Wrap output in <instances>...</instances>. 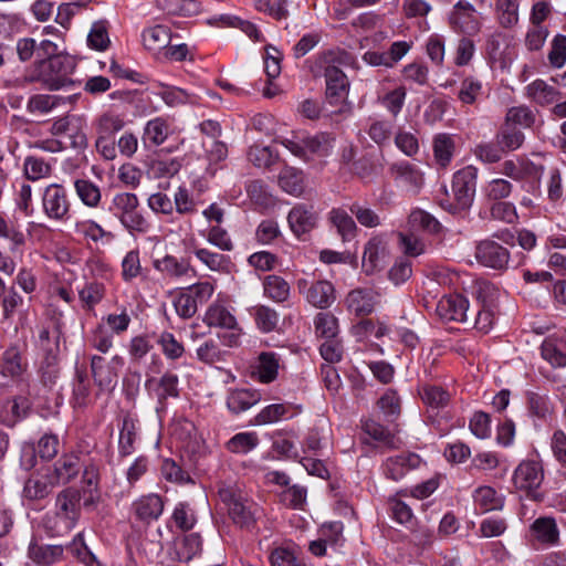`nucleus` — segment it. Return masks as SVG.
Here are the masks:
<instances>
[{
  "label": "nucleus",
  "instance_id": "1",
  "mask_svg": "<svg viewBox=\"0 0 566 566\" xmlns=\"http://www.w3.org/2000/svg\"><path fill=\"white\" fill-rule=\"evenodd\" d=\"M82 492L75 488H65L56 494L54 515L48 525L57 535L69 533L77 524L81 516Z\"/></svg>",
  "mask_w": 566,
  "mask_h": 566
},
{
  "label": "nucleus",
  "instance_id": "2",
  "mask_svg": "<svg viewBox=\"0 0 566 566\" xmlns=\"http://www.w3.org/2000/svg\"><path fill=\"white\" fill-rule=\"evenodd\" d=\"M476 168L467 166L453 175L450 192L446 189L447 200L440 205L450 210L458 211L468 209L473 201L476 184Z\"/></svg>",
  "mask_w": 566,
  "mask_h": 566
},
{
  "label": "nucleus",
  "instance_id": "3",
  "mask_svg": "<svg viewBox=\"0 0 566 566\" xmlns=\"http://www.w3.org/2000/svg\"><path fill=\"white\" fill-rule=\"evenodd\" d=\"M335 137L328 133H318L313 136L284 139L283 146L294 156L310 161L315 157H327L334 148Z\"/></svg>",
  "mask_w": 566,
  "mask_h": 566
},
{
  "label": "nucleus",
  "instance_id": "4",
  "mask_svg": "<svg viewBox=\"0 0 566 566\" xmlns=\"http://www.w3.org/2000/svg\"><path fill=\"white\" fill-rule=\"evenodd\" d=\"M544 480L543 467L538 461L526 460L518 464L514 471L513 482L516 489L526 492L533 501H542L544 494L538 491Z\"/></svg>",
  "mask_w": 566,
  "mask_h": 566
},
{
  "label": "nucleus",
  "instance_id": "5",
  "mask_svg": "<svg viewBox=\"0 0 566 566\" xmlns=\"http://www.w3.org/2000/svg\"><path fill=\"white\" fill-rule=\"evenodd\" d=\"M74 66V61L70 56H53L40 63L39 76L50 90H60L69 82L67 76Z\"/></svg>",
  "mask_w": 566,
  "mask_h": 566
},
{
  "label": "nucleus",
  "instance_id": "6",
  "mask_svg": "<svg viewBox=\"0 0 566 566\" xmlns=\"http://www.w3.org/2000/svg\"><path fill=\"white\" fill-rule=\"evenodd\" d=\"M42 209L44 214L51 220H67L71 202L66 189L60 184L48 185L42 195Z\"/></svg>",
  "mask_w": 566,
  "mask_h": 566
},
{
  "label": "nucleus",
  "instance_id": "7",
  "mask_svg": "<svg viewBox=\"0 0 566 566\" xmlns=\"http://www.w3.org/2000/svg\"><path fill=\"white\" fill-rule=\"evenodd\" d=\"M448 21L453 31L467 35L478 34L482 29L475 7L467 0H459L452 7Z\"/></svg>",
  "mask_w": 566,
  "mask_h": 566
},
{
  "label": "nucleus",
  "instance_id": "8",
  "mask_svg": "<svg viewBox=\"0 0 566 566\" xmlns=\"http://www.w3.org/2000/svg\"><path fill=\"white\" fill-rule=\"evenodd\" d=\"M297 289L311 305L321 310L328 308L336 300L335 289L326 280L308 284L307 280L301 279L297 281Z\"/></svg>",
  "mask_w": 566,
  "mask_h": 566
},
{
  "label": "nucleus",
  "instance_id": "9",
  "mask_svg": "<svg viewBox=\"0 0 566 566\" xmlns=\"http://www.w3.org/2000/svg\"><path fill=\"white\" fill-rule=\"evenodd\" d=\"M325 98L331 105L346 103L349 93V81L347 75L337 66L329 65L324 71Z\"/></svg>",
  "mask_w": 566,
  "mask_h": 566
},
{
  "label": "nucleus",
  "instance_id": "10",
  "mask_svg": "<svg viewBox=\"0 0 566 566\" xmlns=\"http://www.w3.org/2000/svg\"><path fill=\"white\" fill-rule=\"evenodd\" d=\"M218 328L216 335L221 344L233 347L239 344L241 328L233 314L221 305H214V328Z\"/></svg>",
  "mask_w": 566,
  "mask_h": 566
},
{
  "label": "nucleus",
  "instance_id": "11",
  "mask_svg": "<svg viewBox=\"0 0 566 566\" xmlns=\"http://www.w3.org/2000/svg\"><path fill=\"white\" fill-rule=\"evenodd\" d=\"M475 258L484 266L504 270L510 261V252L493 240H483L475 248Z\"/></svg>",
  "mask_w": 566,
  "mask_h": 566
},
{
  "label": "nucleus",
  "instance_id": "12",
  "mask_svg": "<svg viewBox=\"0 0 566 566\" xmlns=\"http://www.w3.org/2000/svg\"><path fill=\"white\" fill-rule=\"evenodd\" d=\"M437 314L444 321L468 322L469 302L461 294L443 296L437 304Z\"/></svg>",
  "mask_w": 566,
  "mask_h": 566
},
{
  "label": "nucleus",
  "instance_id": "13",
  "mask_svg": "<svg viewBox=\"0 0 566 566\" xmlns=\"http://www.w3.org/2000/svg\"><path fill=\"white\" fill-rule=\"evenodd\" d=\"M317 220L318 217L313 207L302 203L294 206L287 214L290 229L297 238L315 229Z\"/></svg>",
  "mask_w": 566,
  "mask_h": 566
},
{
  "label": "nucleus",
  "instance_id": "14",
  "mask_svg": "<svg viewBox=\"0 0 566 566\" xmlns=\"http://www.w3.org/2000/svg\"><path fill=\"white\" fill-rule=\"evenodd\" d=\"M376 298L377 294L371 289L358 287L347 294L345 304L349 313L363 317L373 313Z\"/></svg>",
  "mask_w": 566,
  "mask_h": 566
},
{
  "label": "nucleus",
  "instance_id": "15",
  "mask_svg": "<svg viewBox=\"0 0 566 566\" xmlns=\"http://www.w3.org/2000/svg\"><path fill=\"white\" fill-rule=\"evenodd\" d=\"M165 503L158 494L143 495L133 503L135 517L146 524L159 518L164 512Z\"/></svg>",
  "mask_w": 566,
  "mask_h": 566
},
{
  "label": "nucleus",
  "instance_id": "16",
  "mask_svg": "<svg viewBox=\"0 0 566 566\" xmlns=\"http://www.w3.org/2000/svg\"><path fill=\"white\" fill-rule=\"evenodd\" d=\"M80 471V457L75 453H65L53 464L50 476L56 485H65L74 480Z\"/></svg>",
  "mask_w": 566,
  "mask_h": 566
},
{
  "label": "nucleus",
  "instance_id": "17",
  "mask_svg": "<svg viewBox=\"0 0 566 566\" xmlns=\"http://www.w3.org/2000/svg\"><path fill=\"white\" fill-rule=\"evenodd\" d=\"M31 403L25 397H14L0 407V423L8 428L15 427L30 412Z\"/></svg>",
  "mask_w": 566,
  "mask_h": 566
},
{
  "label": "nucleus",
  "instance_id": "18",
  "mask_svg": "<svg viewBox=\"0 0 566 566\" xmlns=\"http://www.w3.org/2000/svg\"><path fill=\"white\" fill-rule=\"evenodd\" d=\"M420 458L415 453L399 454L388 458L384 463V474L392 481L401 480L410 470L417 468Z\"/></svg>",
  "mask_w": 566,
  "mask_h": 566
},
{
  "label": "nucleus",
  "instance_id": "19",
  "mask_svg": "<svg viewBox=\"0 0 566 566\" xmlns=\"http://www.w3.org/2000/svg\"><path fill=\"white\" fill-rule=\"evenodd\" d=\"M493 13L497 25L513 30L520 23V0H493Z\"/></svg>",
  "mask_w": 566,
  "mask_h": 566
},
{
  "label": "nucleus",
  "instance_id": "20",
  "mask_svg": "<svg viewBox=\"0 0 566 566\" xmlns=\"http://www.w3.org/2000/svg\"><path fill=\"white\" fill-rule=\"evenodd\" d=\"M526 94L531 102L535 104H555V106H566V101H562L560 93L543 80H536L528 84L526 86Z\"/></svg>",
  "mask_w": 566,
  "mask_h": 566
},
{
  "label": "nucleus",
  "instance_id": "21",
  "mask_svg": "<svg viewBox=\"0 0 566 566\" xmlns=\"http://www.w3.org/2000/svg\"><path fill=\"white\" fill-rule=\"evenodd\" d=\"M27 367L22 350L15 345L8 347L0 358V373L3 377L17 379L24 374Z\"/></svg>",
  "mask_w": 566,
  "mask_h": 566
},
{
  "label": "nucleus",
  "instance_id": "22",
  "mask_svg": "<svg viewBox=\"0 0 566 566\" xmlns=\"http://www.w3.org/2000/svg\"><path fill=\"white\" fill-rule=\"evenodd\" d=\"M386 244L379 237H373L365 245L363 268L367 274L381 268L386 258Z\"/></svg>",
  "mask_w": 566,
  "mask_h": 566
},
{
  "label": "nucleus",
  "instance_id": "23",
  "mask_svg": "<svg viewBox=\"0 0 566 566\" xmlns=\"http://www.w3.org/2000/svg\"><path fill=\"white\" fill-rule=\"evenodd\" d=\"M142 41L146 50L154 53L160 52L166 49L171 41L170 29L161 24L148 27L142 32Z\"/></svg>",
  "mask_w": 566,
  "mask_h": 566
},
{
  "label": "nucleus",
  "instance_id": "24",
  "mask_svg": "<svg viewBox=\"0 0 566 566\" xmlns=\"http://www.w3.org/2000/svg\"><path fill=\"white\" fill-rule=\"evenodd\" d=\"M280 357L272 352H263L259 355L253 374L263 384L274 381L279 375Z\"/></svg>",
  "mask_w": 566,
  "mask_h": 566
},
{
  "label": "nucleus",
  "instance_id": "25",
  "mask_svg": "<svg viewBox=\"0 0 566 566\" xmlns=\"http://www.w3.org/2000/svg\"><path fill=\"white\" fill-rule=\"evenodd\" d=\"M78 200L87 208L95 209L102 201V190L98 185L86 178H77L73 182Z\"/></svg>",
  "mask_w": 566,
  "mask_h": 566
},
{
  "label": "nucleus",
  "instance_id": "26",
  "mask_svg": "<svg viewBox=\"0 0 566 566\" xmlns=\"http://www.w3.org/2000/svg\"><path fill=\"white\" fill-rule=\"evenodd\" d=\"M28 555L35 564L50 566L62 558L63 547L60 545H40L36 542H31Z\"/></svg>",
  "mask_w": 566,
  "mask_h": 566
},
{
  "label": "nucleus",
  "instance_id": "27",
  "mask_svg": "<svg viewBox=\"0 0 566 566\" xmlns=\"http://www.w3.org/2000/svg\"><path fill=\"white\" fill-rule=\"evenodd\" d=\"M542 357L554 367L566 366V339L546 338L541 347Z\"/></svg>",
  "mask_w": 566,
  "mask_h": 566
},
{
  "label": "nucleus",
  "instance_id": "28",
  "mask_svg": "<svg viewBox=\"0 0 566 566\" xmlns=\"http://www.w3.org/2000/svg\"><path fill=\"white\" fill-rule=\"evenodd\" d=\"M54 486L56 484L53 483L50 474L31 476L24 484L23 496L30 501L42 500L51 493Z\"/></svg>",
  "mask_w": 566,
  "mask_h": 566
},
{
  "label": "nucleus",
  "instance_id": "29",
  "mask_svg": "<svg viewBox=\"0 0 566 566\" xmlns=\"http://www.w3.org/2000/svg\"><path fill=\"white\" fill-rule=\"evenodd\" d=\"M329 220L344 242L350 241L356 237L357 226L352 216L344 209H332L329 212Z\"/></svg>",
  "mask_w": 566,
  "mask_h": 566
},
{
  "label": "nucleus",
  "instance_id": "30",
  "mask_svg": "<svg viewBox=\"0 0 566 566\" xmlns=\"http://www.w3.org/2000/svg\"><path fill=\"white\" fill-rule=\"evenodd\" d=\"M261 399L256 390L239 389L230 392L227 399V406L233 413H239L250 409Z\"/></svg>",
  "mask_w": 566,
  "mask_h": 566
},
{
  "label": "nucleus",
  "instance_id": "31",
  "mask_svg": "<svg viewBox=\"0 0 566 566\" xmlns=\"http://www.w3.org/2000/svg\"><path fill=\"white\" fill-rule=\"evenodd\" d=\"M105 295L106 287L104 283L97 281L87 282L78 290V300L85 311H93L104 300Z\"/></svg>",
  "mask_w": 566,
  "mask_h": 566
},
{
  "label": "nucleus",
  "instance_id": "32",
  "mask_svg": "<svg viewBox=\"0 0 566 566\" xmlns=\"http://www.w3.org/2000/svg\"><path fill=\"white\" fill-rule=\"evenodd\" d=\"M432 148L436 164L441 168L448 167L455 149L452 137L448 134L437 135L433 138Z\"/></svg>",
  "mask_w": 566,
  "mask_h": 566
},
{
  "label": "nucleus",
  "instance_id": "33",
  "mask_svg": "<svg viewBox=\"0 0 566 566\" xmlns=\"http://www.w3.org/2000/svg\"><path fill=\"white\" fill-rule=\"evenodd\" d=\"M532 535L543 544H555L558 541V530L554 518L539 517L531 526Z\"/></svg>",
  "mask_w": 566,
  "mask_h": 566
},
{
  "label": "nucleus",
  "instance_id": "34",
  "mask_svg": "<svg viewBox=\"0 0 566 566\" xmlns=\"http://www.w3.org/2000/svg\"><path fill=\"white\" fill-rule=\"evenodd\" d=\"M176 559L188 562L202 549V541L199 534L192 533L175 541Z\"/></svg>",
  "mask_w": 566,
  "mask_h": 566
},
{
  "label": "nucleus",
  "instance_id": "35",
  "mask_svg": "<svg viewBox=\"0 0 566 566\" xmlns=\"http://www.w3.org/2000/svg\"><path fill=\"white\" fill-rule=\"evenodd\" d=\"M424 405L433 410L444 408L450 401V394L441 386L424 384L419 388Z\"/></svg>",
  "mask_w": 566,
  "mask_h": 566
},
{
  "label": "nucleus",
  "instance_id": "36",
  "mask_svg": "<svg viewBox=\"0 0 566 566\" xmlns=\"http://www.w3.org/2000/svg\"><path fill=\"white\" fill-rule=\"evenodd\" d=\"M390 171L396 178L405 182L413 192H417L423 185V175L409 163L394 164Z\"/></svg>",
  "mask_w": 566,
  "mask_h": 566
},
{
  "label": "nucleus",
  "instance_id": "37",
  "mask_svg": "<svg viewBox=\"0 0 566 566\" xmlns=\"http://www.w3.org/2000/svg\"><path fill=\"white\" fill-rule=\"evenodd\" d=\"M178 377L171 373L164 374L159 380L149 379L146 386L149 388L154 387L156 396L159 400L167 398H176L179 395L178 390Z\"/></svg>",
  "mask_w": 566,
  "mask_h": 566
},
{
  "label": "nucleus",
  "instance_id": "38",
  "mask_svg": "<svg viewBox=\"0 0 566 566\" xmlns=\"http://www.w3.org/2000/svg\"><path fill=\"white\" fill-rule=\"evenodd\" d=\"M363 430L387 449H397L399 447V440L387 428L373 419H368L363 423Z\"/></svg>",
  "mask_w": 566,
  "mask_h": 566
},
{
  "label": "nucleus",
  "instance_id": "39",
  "mask_svg": "<svg viewBox=\"0 0 566 566\" xmlns=\"http://www.w3.org/2000/svg\"><path fill=\"white\" fill-rule=\"evenodd\" d=\"M98 482L99 475L96 468L93 465L85 468L83 472V483L85 484L83 489V505L85 507L94 506L99 501Z\"/></svg>",
  "mask_w": 566,
  "mask_h": 566
},
{
  "label": "nucleus",
  "instance_id": "40",
  "mask_svg": "<svg viewBox=\"0 0 566 566\" xmlns=\"http://www.w3.org/2000/svg\"><path fill=\"white\" fill-rule=\"evenodd\" d=\"M265 296L274 302L283 303L290 296V284L279 275H268L263 280Z\"/></svg>",
  "mask_w": 566,
  "mask_h": 566
},
{
  "label": "nucleus",
  "instance_id": "41",
  "mask_svg": "<svg viewBox=\"0 0 566 566\" xmlns=\"http://www.w3.org/2000/svg\"><path fill=\"white\" fill-rule=\"evenodd\" d=\"M156 270L171 277H181L189 273L190 265L184 259H177L174 255H166L154 262Z\"/></svg>",
  "mask_w": 566,
  "mask_h": 566
},
{
  "label": "nucleus",
  "instance_id": "42",
  "mask_svg": "<svg viewBox=\"0 0 566 566\" xmlns=\"http://www.w3.org/2000/svg\"><path fill=\"white\" fill-rule=\"evenodd\" d=\"M408 224L412 232L421 230L428 233H438L441 228L434 217L421 209H416L409 214Z\"/></svg>",
  "mask_w": 566,
  "mask_h": 566
},
{
  "label": "nucleus",
  "instance_id": "43",
  "mask_svg": "<svg viewBox=\"0 0 566 566\" xmlns=\"http://www.w3.org/2000/svg\"><path fill=\"white\" fill-rule=\"evenodd\" d=\"M280 187L287 193L300 196L303 192V172L296 168L285 167L279 175Z\"/></svg>",
  "mask_w": 566,
  "mask_h": 566
},
{
  "label": "nucleus",
  "instance_id": "44",
  "mask_svg": "<svg viewBox=\"0 0 566 566\" xmlns=\"http://www.w3.org/2000/svg\"><path fill=\"white\" fill-rule=\"evenodd\" d=\"M111 44L108 23L105 20L95 21L87 34V45L95 51H105Z\"/></svg>",
  "mask_w": 566,
  "mask_h": 566
},
{
  "label": "nucleus",
  "instance_id": "45",
  "mask_svg": "<svg viewBox=\"0 0 566 566\" xmlns=\"http://www.w3.org/2000/svg\"><path fill=\"white\" fill-rule=\"evenodd\" d=\"M170 125L164 118L157 117L149 120L144 129V140L150 142L155 146L161 145L170 134Z\"/></svg>",
  "mask_w": 566,
  "mask_h": 566
},
{
  "label": "nucleus",
  "instance_id": "46",
  "mask_svg": "<svg viewBox=\"0 0 566 566\" xmlns=\"http://www.w3.org/2000/svg\"><path fill=\"white\" fill-rule=\"evenodd\" d=\"M91 369L94 380L101 389H108L116 379V374L105 365L104 358L101 356L92 357Z\"/></svg>",
  "mask_w": 566,
  "mask_h": 566
},
{
  "label": "nucleus",
  "instance_id": "47",
  "mask_svg": "<svg viewBox=\"0 0 566 566\" xmlns=\"http://www.w3.org/2000/svg\"><path fill=\"white\" fill-rule=\"evenodd\" d=\"M23 171L27 179L38 181L51 176L52 166L42 158L28 156L24 159Z\"/></svg>",
  "mask_w": 566,
  "mask_h": 566
},
{
  "label": "nucleus",
  "instance_id": "48",
  "mask_svg": "<svg viewBox=\"0 0 566 566\" xmlns=\"http://www.w3.org/2000/svg\"><path fill=\"white\" fill-rule=\"evenodd\" d=\"M496 140L501 145L504 153L512 151L521 147L524 142V135L516 129V126L505 122V125L496 134Z\"/></svg>",
  "mask_w": 566,
  "mask_h": 566
},
{
  "label": "nucleus",
  "instance_id": "49",
  "mask_svg": "<svg viewBox=\"0 0 566 566\" xmlns=\"http://www.w3.org/2000/svg\"><path fill=\"white\" fill-rule=\"evenodd\" d=\"M228 514L233 523L241 528H250L255 524L252 506L249 505L244 499H241L239 502L234 503L233 506H230Z\"/></svg>",
  "mask_w": 566,
  "mask_h": 566
},
{
  "label": "nucleus",
  "instance_id": "50",
  "mask_svg": "<svg viewBox=\"0 0 566 566\" xmlns=\"http://www.w3.org/2000/svg\"><path fill=\"white\" fill-rule=\"evenodd\" d=\"M156 95L160 96L163 102L168 106L178 104H196L195 96L176 86L161 85Z\"/></svg>",
  "mask_w": 566,
  "mask_h": 566
},
{
  "label": "nucleus",
  "instance_id": "51",
  "mask_svg": "<svg viewBox=\"0 0 566 566\" xmlns=\"http://www.w3.org/2000/svg\"><path fill=\"white\" fill-rule=\"evenodd\" d=\"M39 374L42 384L52 387L56 384L60 376V367L57 363V354L43 355L39 366Z\"/></svg>",
  "mask_w": 566,
  "mask_h": 566
},
{
  "label": "nucleus",
  "instance_id": "52",
  "mask_svg": "<svg viewBox=\"0 0 566 566\" xmlns=\"http://www.w3.org/2000/svg\"><path fill=\"white\" fill-rule=\"evenodd\" d=\"M136 441V424L134 419L125 417L119 432L118 449L119 453L124 457L129 455L134 451V443Z\"/></svg>",
  "mask_w": 566,
  "mask_h": 566
},
{
  "label": "nucleus",
  "instance_id": "53",
  "mask_svg": "<svg viewBox=\"0 0 566 566\" xmlns=\"http://www.w3.org/2000/svg\"><path fill=\"white\" fill-rule=\"evenodd\" d=\"M258 444L259 437L255 432H240L226 443V448L233 453H248Z\"/></svg>",
  "mask_w": 566,
  "mask_h": 566
},
{
  "label": "nucleus",
  "instance_id": "54",
  "mask_svg": "<svg viewBox=\"0 0 566 566\" xmlns=\"http://www.w3.org/2000/svg\"><path fill=\"white\" fill-rule=\"evenodd\" d=\"M398 244L403 254L408 256H418L426 250L423 240L415 232H398Z\"/></svg>",
  "mask_w": 566,
  "mask_h": 566
},
{
  "label": "nucleus",
  "instance_id": "55",
  "mask_svg": "<svg viewBox=\"0 0 566 566\" xmlns=\"http://www.w3.org/2000/svg\"><path fill=\"white\" fill-rule=\"evenodd\" d=\"M474 503L482 512H489L502 507V500L496 496V491L491 486H480L474 492Z\"/></svg>",
  "mask_w": 566,
  "mask_h": 566
},
{
  "label": "nucleus",
  "instance_id": "56",
  "mask_svg": "<svg viewBox=\"0 0 566 566\" xmlns=\"http://www.w3.org/2000/svg\"><path fill=\"white\" fill-rule=\"evenodd\" d=\"M271 566H306L294 549L276 547L270 554Z\"/></svg>",
  "mask_w": 566,
  "mask_h": 566
},
{
  "label": "nucleus",
  "instance_id": "57",
  "mask_svg": "<svg viewBox=\"0 0 566 566\" xmlns=\"http://www.w3.org/2000/svg\"><path fill=\"white\" fill-rule=\"evenodd\" d=\"M316 334L326 339L335 338L338 333V321L328 312L318 313L314 319Z\"/></svg>",
  "mask_w": 566,
  "mask_h": 566
},
{
  "label": "nucleus",
  "instance_id": "58",
  "mask_svg": "<svg viewBox=\"0 0 566 566\" xmlns=\"http://www.w3.org/2000/svg\"><path fill=\"white\" fill-rule=\"evenodd\" d=\"M180 167V161L175 158H158L151 161L149 172L155 178H168L176 175Z\"/></svg>",
  "mask_w": 566,
  "mask_h": 566
},
{
  "label": "nucleus",
  "instance_id": "59",
  "mask_svg": "<svg viewBox=\"0 0 566 566\" xmlns=\"http://www.w3.org/2000/svg\"><path fill=\"white\" fill-rule=\"evenodd\" d=\"M163 354L171 360L180 358L185 353L184 345L169 332H164L158 338Z\"/></svg>",
  "mask_w": 566,
  "mask_h": 566
},
{
  "label": "nucleus",
  "instance_id": "60",
  "mask_svg": "<svg viewBox=\"0 0 566 566\" xmlns=\"http://www.w3.org/2000/svg\"><path fill=\"white\" fill-rule=\"evenodd\" d=\"M142 273V263L138 250L127 252L122 261V277L130 282Z\"/></svg>",
  "mask_w": 566,
  "mask_h": 566
},
{
  "label": "nucleus",
  "instance_id": "61",
  "mask_svg": "<svg viewBox=\"0 0 566 566\" xmlns=\"http://www.w3.org/2000/svg\"><path fill=\"white\" fill-rule=\"evenodd\" d=\"M69 549L85 565L102 566L101 563L94 556V554L87 548L82 533H78L74 537L72 543L69 545Z\"/></svg>",
  "mask_w": 566,
  "mask_h": 566
},
{
  "label": "nucleus",
  "instance_id": "62",
  "mask_svg": "<svg viewBox=\"0 0 566 566\" xmlns=\"http://www.w3.org/2000/svg\"><path fill=\"white\" fill-rule=\"evenodd\" d=\"M254 311L256 325L262 332L269 333L275 329L279 322V314L273 308L259 305Z\"/></svg>",
  "mask_w": 566,
  "mask_h": 566
},
{
  "label": "nucleus",
  "instance_id": "63",
  "mask_svg": "<svg viewBox=\"0 0 566 566\" xmlns=\"http://www.w3.org/2000/svg\"><path fill=\"white\" fill-rule=\"evenodd\" d=\"M171 520L181 531H188L196 524V516L187 503H178L172 512Z\"/></svg>",
  "mask_w": 566,
  "mask_h": 566
},
{
  "label": "nucleus",
  "instance_id": "64",
  "mask_svg": "<svg viewBox=\"0 0 566 566\" xmlns=\"http://www.w3.org/2000/svg\"><path fill=\"white\" fill-rule=\"evenodd\" d=\"M120 223L130 232L146 233L150 226L138 208L118 218Z\"/></svg>",
  "mask_w": 566,
  "mask_h": 566
}]
</instances>
